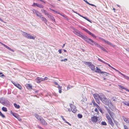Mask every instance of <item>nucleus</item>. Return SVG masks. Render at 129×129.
<instances>
[{
  "label": "nucleus",
  "mask_w": 129,
  "mask_h": 129,
  "mask_svg": "<svg viewBox=\"0 0 129 129\" xmlns=\"http://www.w3.org/2000/svg\"><path fill=\"white\" fill-rule=\"evenodd\" d=\"M100 100L104 104L108 106L109 108L111 110L113 111H116L115 106H114L110 100L109 99L107 98L105 95L103 94L100 95Z\"/></svg>",
  "instance_id": "1"
},
{
  "label": "nucleus",
  "mask_w": 129,
  "mask_h": 129,
  "mask_svg": "<svg viewBox=\"0 0 129 129\" xmlns=\"http://www.w3.org/2000/svg\"><path fill=\"white\" fill-rule=\"evenodd\" d=\"M107 110L109 114L108 113L106 114V117L109 123L112 127H113L114 126V124L112 121V119L110 117L109 115H110L112 118L113 119V117L114 115V114L113 112H112L109 109H108Z\"/></svg>",
  "instance_id": "2"
},
{
  "label": "nucleus",
  "mask_w": 129,
  "mask_h": 129,
  "mask_svg": "<svg viewBox=\"0 0 129 129\" xmlns=\"http://www.w3.org/2000/svg\"><path fill=\"white\" fill-rule=\"evenodd\" d=\"M73 32L75 34L90 44L91 45L93 46V44H91L90 42L89 41L91 39H90L88 38L86 36H83V35L80 34V32L75 29H74V31Z\"/></svg>",
  "instance_id": "3"
},
{
  "label": "nucleus",
  "mask_w": 129,
  "mask_h": 129,
  "mask_svg": "<svg viewBox=\"0 0 129 129\" xmlns=\"http://www.w3.org/2000/svg\"><path fill=\"white\" fill-rule=\"evenodd\" d=\"M89 41L90 42H91L92 43H91V44H93V45H95L97 46V47L100 48L103 51H104L106 52V49H105L103 47L99 45L96 42H95L93 41L91 39H90Z\"/></svg>",
  "instance_id": "4"
},
{
  "label": "nucleus",
  "mask_w": 129,
  "mask_h": 129,
  "mask_svg": "<svg viewBox=\"0 0 129 129\" xmlns=\"http://www.w3.org/2000/svg\"><path fill=\"white\" fill-rule=\"evenodd\" d=\"M23 35L24 36L28 39L35 40V38H36V36L34 37L32 36L30 34L24 32H23Z\"/></svg>",
  "instance_id": "5"
},
{
  "label": "nucleus",
  "mask_w": 129,
  "mask_h": 129,
  "mask_svg": "<svg viewBox=\"0 0 129 129\" xmlns=\"http://www.w3.org/2000/svg\"><path fill=\"white\" fill-rule=\"evenodd\" d=\"M70 106L72 112L74 113H76L77 111V110L76 106L72 104H70Z\"/></svg>",
  "instance_id": "6"
},
{
  "label": "nucleus",
  "mask_w": 129,
  "mask_h": 129,
  "mask_svg": "<svg viewBox=\"0 0 129 129\" xmlns=\"http://www.w3.org/2000/svg\"><path fill=\"white\" fill-rule=\"evenodd\" d=\"M98 117L94 115L91 117V122L93 123H96L98 120Z\"/></svg>",
  "instance_id": "7"
},
{
  "label": "nucleus",
  "mask_w": 129,
  "mask_h": 129,
  "mask_svg": "<svg viewBox=\"0 0 129 129\" xmlns=\"http://www.w3.org/2000/svg\"><path fill=\"white\" fill-rule=\"evenodd\" d=\"M83 30H84L85 31L87 32L88 34L89 35L93 37L94 38H96V36L94 35V34L91 33L87 29H86L85 28H83L82 29Z\"/></svg>",
  "instance_id": "8"
},
{
  "label": "nucleus",
  "mask_w": 129,
  "mask_h": 129,
  "mask_svg": "<svg viewBox=\"0 0 129 129\" xmlns=\"http://www.w3.org/2000/svg\"><path fill=\"white\" fill-rule=\"evenodd\" d=\"M33 13H36L37 16L39 17L40 18L41 17L43 16L42 14L39 12V11H37L35 9H33Z\"/></svg>",
  "instance_id": "9"
},
{
  "label": "nucleus",
  "mask_w": 129,
  "mask_h": 129,
  "mask_svg": "<svg viewBox=\"0 0 129 129\" xmlns=\"http://www.w3.org/2000/svg\"><path fill=\"white\" fill-rule=\"evenodd\" d=\"M33 6H36L37 7L41 8H44V6L42 5L39 4L37 3H34Z\"/></svg>",
  "instance_id": "10"
},
{
  "label": "nucleus",
  "mask_w": 129,
  "mask_h": 129,
  "mask_svg": "<svg viewBox=\"0 0 129 129\" xmlns=\"http://www.w3.org/2000/svg\"><path fill=\"white\" fill-rule=\"evenodd\" d=\"M96 70H95L94 72L97 73H107L105 72L102 71L100 69L98 68V67H96Z\"/></svg>",
  "instance_id": "11"
},
{
  "label": "nucleus",
  "mask_w": 129,
  "mask_h": 129,
  "mask_svg": "<svg viewBox=\"0 0 129 129\" xmlns=\"http://www.w3.org/2000/svg\"><path fill=\"white\" fill-rule=\"evenodd\" d=\"M0 43H1V44H2V45H3V46H4L5 48H6L8 49L9 50L11 51H12L13 52H14V51L10 47H9L7 45H5V44H4L3 43H2L1 42H0Z\"/></svg>",
  "instance_id": "12"
},
{
  "label": "nucleus",
  "mask_w": 129,
  "mask_h": 129,
  "mask_svg": "<svg viewBox=\"0 0 129 129\" xmlns=\"http://www.w3.org/2000/svg\"><path fill=\"white\" fill-rule=\"evenodd\" d=\"M41 123L43 125H46L47 124V122L43 118H42L40 121Z\"/></svg>",
  "instance_id": "13"
},
{
  "label": "nucleus",
  "mask_w": 129,
  "mask_h": 129,
  "mask_svg": "<svg viewBox=\"0 0 129 129\" xmlns=\"http://www.w3.org/2000/svg\"><path fill=\"white\" fill-rule=\"evenodd\" d=\"M89 68H90L91 70H92V71H94L95 69V66L93 64H92V63H91L90 65L89 66Z\"/></svg>",
  "instance_id": "14"
},
{
  "label": "nucleus",
  "mask_w": 129,
  "mask_h": 129,
  "mask_svg": "<svg viewBox=\"0 0 129 129\" xmlns=\"http://www.w3.org/2000/svg\"><path fill=\"white\" fill-rule=\"evenodd\" d=\"M34 115L36 118L39 121H40L43 118L41 116L37 114H35Z\"/></svg>",
  "instance_id": "15"
},
{
  "label": "nucleus",
  "mask_w": 129,
  "mask_h": 129,
  "mask_svg": "<svg viewBox=\"0 0 129 129\" xmlns=\"http://www.w3.org/2000/svg\"><path fill=\"white\" fill-rule=\"evenodd\" d=\"M93 95L95 100L98 99L99 98H100V95H99L98 94L95 93L93 94Z\"/></svg>",
  "instance_id": "16"
},
{
  "label": "nucleus",
  "mask_w": 129,
  "mask_h": 129,
  "mask_svg": "<svg viewBox=\"0 0 129 129\" xmlns=\"http://www.w3.org/2000/svg\"><path fill=\"white\" fill-rule=\"evenodd\" d=\"M101 39L103 41L106 42L107 44H108L110 45H111L112 46H113V47L114 46V45L112 44L111 43L107 41L106 40H105L103 38H101Z\"/></svg>",
  "instance_id": "17"
},
{
  "label": "nucleus",
  "mask_w": 129,
  "mask_h": 129,
  "mask_svg": "<svg viewBox=\"0 0 129 129\" xmlns=\"http://www.w3.org/2000/svg\"><path fill=\"white\" fill-rule=\"evenodd\" d=\"M124 121L127 123H129V118L127 117H125L124 116H122Z\"/></svg>",
  "instance_id": "18"
},
{
  "label": "nucleus",
  "mask_w": 129,
  "mask_h": 129,
  "mask_svg": "<svg viewBox=\"0 0 129 129\" xmlns=\"http://www.w3.org/2000/svg\"><path fill=\"white\" fill-rule=\"evenodd\" d=\"M40 18L42 21H43L46 24H47V20L46 18L43 17V16H41Z\"/></svg>",
  "instance_id": "19"
},
{
  "label": "nucleus",
  "mask_w": 129,
  "mask_h": 129,
  "mask_svg": "<svg viewBox=\"0 0 129 129\" xmlns=\"http://www.w3.org/2000/svg\"><path fill=\"white\" fill-rule=\"evenodd\" d=\"M37 83H40L42 81H43V79H42L40 77H37L36 79Z\"/></svg>",
  "instance_id": "20"
},
{
  "label": "nucleus",
  "mask_w": 129,
  "mask_h": 129,
  "mask_svg": "<svg viewBox=\"0 0 129 129\" xmlns=\"http://www.w3.org/2000/svg\"><path fill=\"white\" fill-rule=\"evenodd\" d=\"M47 16L49 18H50L51 20L54 21L55 22V20L54 18L51 15L49 14Z\"/></svg>",
  "instance_id": "21"
},
{
  "label": "nucleus",
  "mask_w": 129,
  "mask_h": 129,
  "mask_svg": "<svg viewBox=\"0 0 129 129\" xmlns=\"http://www.w3.org/2000/svg\"><path fill=\"white\" fill-rule=\"evenodd\" d=\"M26 87L28 89H32V86L31 85L29 84H27L25 85Z\"/></svg>",
  "instance_id": "22"
},
{
  "label": "nucleus",
  "mask_w": 129,
  "mask_h": 129,
  "mask_svg": "<svg viewBox=\"0 0 129 129\" xmlns=\"http://www.w3.org/2000/svg\"><path fill=\"white\" fill-rule=\"evenodd\" d=\"M92 103L93 104V106L96 107L99 109H100V107L97 104H96L95 103L94 101L92 102Z\"/></svg>",
  "instance_id": "23"
},
{
  "label": "nucleus",
  "mask_w": 129,
  "mask_h": 129,
  "mask_svg": "<svg viewBox=\"0 0 129 129\" xmlns=\"http://www.w3.org/2000/svg\"><path fill=\"white\" fill-rule=\"evenodd\" d=\"M13 84L15 85L18 88L20 89L21 90L22 89V87L21 85L19 84H15L14 83H13Z\"/></svg>",
  "instance_id": "24"
},
{
  "label": "nucleus",
  "mask_w": 129,
  "mask_h": 129,
  "mask_svg": "<svg viewBox=\"0 0 129 129\" xmlns=\"http://www.w3.org/2000/svg\"><path fill=\"white\" fill-rule=\"evenodd\" d=\"M110 67L111 68H112L114 70H115L117 72H118V73L119 74H121V75L122 76H123V75H124V74H123L122 73H121L120 72V71H118L117 70H116L115 68H113V67H112L111 66H110Z\"/></svg>",
  "instance_id": "25"
},
{
  "label": "nucleus",
  "mask_w": 129,
  "mask_h": 129,
  "mask_svg": "<svg viewBox=\"0 0 129 129\" xmlns=\"http://www.w3.org/2000/svg\"><path fill=\"white\" fill-rule=\"evenodd\" d=\"M10 113L16 118L18 117V116L19 115H18L16 113L12 112V111H11Z\"/></svg>",
  "instance_id": "26"
},
{
  "label": "nucleus",
  "mask_w": 129,
  "mask_h": 129,
  "mask_svg": "<svg viewBox=\"0 0 129 129\" xmlns=\"http://www.w3.org/2000/svg\"><path fill=\"white\" fill-rule=\"evenodd\" d=\"M118 86L119 87H120L122 89H124L126 91H127L129 92V90L128 89H127V88H125V87H124L123 86H122L120 85H119Z\"/></svg>",
  "instance_id": "27"
},
{
  "label": "nucleus",
  "mask_w": 129,
  "mask_h": 129,
  "mask_svg": "<svg viewBox=\"0 0 129 129\" xmlns=\"http://www.w3.org/2000/svg\"><path fill=\"white\" fill-rule=\"evenodd\" d=\"M42 12L44 14L47 16L49 14V13H48L44 9H42L41 10Z\"/></svg>",
  "instance_id": "28"
},
{
  "label": "nucleus",
  "mask_w": 129,
  "mask_h": 129,
  "mask_svg": "<svg viewBox=\"0 0 129 129\" xmlns=\"http://www.w3.org/2000/svg\"><path fill=\"white\" fill-rule=\"evenodd\" d=\"M98 59L99 61L102 62H103L105 64H106L108 65V66L110 67V66H111L110 64L106 62H105L104 61H103V60H101V59H100V58H98Z\"/></svg>",
  "instance_id": "29"
},
{
  "label": "nucleus",
  "mask_w": 129,
  "mask_h": 129,
  "mask_svg": "<svg viewBox=\"0 0 129 129\" xmlns=\"http://www.w3.org/2000/svg\"><path fill=\"white\" fill-rule=\"evenodd\" d=\"M94 111L96 112V113H94L93 112V114L94 115H98L99 113V111H98V109L97 108H96L94 110Z\"/></svg>",
  "instance_id": "30"
},
{
  "label": "nucleus",
  "mask_w": 129,
  "mask_h": 129,
  "mask_svg": "<svg viewBox=\"0 0 129 129\" xmlns=\"http://www.w3.org/2000/svg\"><path fill=\"white\" fill-rule=\"evenodd\" d=\"M117 100V98L116 97H112L111 99V100L112 101L116 102Z\"/></svg>",
  "instance_id": "31"
},
{
  "label": "nucleus",
  "mask_w": 129,
  "mask_h": 129,
  "mask_svg": "<svg viewBox=\"0 0 129 129\" xmlns=\"http://www.w3.org/2000/svg\"><path fill=\"white\" fill-rule=\"evenodd\" d=\"M61 118H62V120L65 121V122L68 124L69 125H71V124H70L69 122L67 121L63 117V116H61Z\"/></svg>",
  "instance_id": "32"
},
{
  "label": "nucleus",
  "mask_w": 129,
  "mask_h": 129,
  "mask_svg": "<svg viewBox=\"0 0 129 129\" xmlns=\"http://www.w3.org/2000/svg\"><path fill=\"white\" fill-rule=\"evenodd\" d=\"M58 88L59 90V93H61V88L62 87L61 86H60L59 85H58L57 87Z\"/></svg>",
  "instance_id": "33"
},
{
  "label": "nucleus",
  "mask_w": 129,
  "mask_h": 129,
  "mask_svg": "<svg viewBox=\"0 0 129 129\" xmlns=\"http://www.w3.org/2000/svg\"><path fill=\"white\" fill-rule=\"evenodd\" d=\"M123 103L125 105L129 107V101H125L123 102Z\"/></svg>",
  "instance_id": "34"
},
{
  "label": "nucleus",
  "mask_w": 129,
  "mask_h": 129,
  "mask_svg": "<svg viewBox=\"0 0 129 129\" xmlns=\"http://www.w3.org/2000/svg\"><path fill=\"white\" fill-rule=\"evenodd\" d=\"M14 106L17 109H19L20 108V106L19 105H17L16 103H14Z\"/></svg>",
  "instance_id": "35"
},
{
  "label": "nucleus",
  "mask_w": 129,
  "mask_h": 129,
  "mask_svg": "<svg viewBox=\"0 0 129 129\" xmlns=\"http://www.w3.org/2000/svg\"><path fill=\"white\" fill-rule=\"evenodd\" d=\"M91 63V62H84V63L86 65H88L89 67Z\"/></svg>",
  "instance_id": "36"
},
{
  "label": "nucleus",
  "mask_w": 129,
  "mask_h": 129,
  "mask_svg": "<svg viewBox=\"0 0 129 129\" xmlns=\"http://www.w3.org/2000/svg\"><path fill=\"white\" fill-rule=\"evenodd\" d=\"M2 109L3 111L5 112H7V108L5 107H3L2 108Z\"/></svg>",
  "instance_id": "37"
},
{
  "label": "nucleus",
  "mask_w": 129,
  "mask_h": 129,
  "mask_svg": "<svg viewBox=\"0 0 129 129\" xmlns=\"http://www.w3.org/2000/svg\"><path fill=\"white\" fill-rule=\"evenodd\" d=\"M101 125H106L107 124L105 121H103L101 123Z\"/></svg>",
  "instance_id": "38"
},
{
  "label": "nucleus",
  "mask_w": 129,
  "mask_h": 129,
  "mask_svg": "<svg viewBox=\"0 0 129 129\" xmlns=\"http://www.w3.org/2000/svg\"><path fill=\"white\" fill-rule=\"evenodd\" d=\"M123 76L124 77L125 79L127 80H129V77L128 76H126L124 74Z\"/></svg>",
  "instance_id": "39"
},
{
  "label": "nucleus",
  "mask_w": 129,
  "mask_h": 129,
  "mask_svg": "<svg viewBox=\"0 0 129 129\" xmlns=\"http://www.w3.org/2000/svg\"><path fill=\"white\" fill-rule=\"evenodd\" d=\"M73 87L72 86H71V85H68L67 87V90H68L72 88Z\"/></svg>",
  "instance_id": "40"
},
{
  "label": "nucleus",
  "mask_w": 129,
  "mask_h": 129,
  "mask_svg": "<svg viewBox=\"0 0 129 129\" xmlns=\"http://www.w3.org/2000/svg\"><path fill=\"white\" fill-rule=\"evenodd\" d=\"M0 116L3 118H4L5 117V116L0 111Z\"/></svg>",
  "instance_id": "41"
},
{
  "label": "nucleus",
  "mask_w": 129,
  "mask_h": 129,
  "mask_svg": "<svg viewBox=\"0 0 129 129\" xmlns=\"http://www.w3.org/2000/svg\"><path fill=\"white\" fill-rule=\"evenodd\" d=\"M78 117L79 118H81L82 117V116L81 114H78L77 115Z\"/></svg>",
  "instance_id": "42"
},
{
  "label": "nucleus",
  "mask_w": 129,
  "mask_h": 129,
  "mask_svg": "<svg viewBox=\"0 0 129 129\" xmlns=\"http://www.w3.org/2000/svg\"><path fill=\"white\" fill-rule=\"evenodd\" d=\"M73 12L75 13H76V14H78V15H79V16H80L82 17H83V18H84L85 17H84L83 16H81V15H80L78 13H77V12H75V11H74L73 10Z\"/></svg>",
  "instance_id": "43"
},
{
  "label": "nucleus",
  "mask_w": 129,
  "mask_h": 129,
  "mask_svg": "<svg viewBox=\"0 0 129 129\" xmlns=\"http://www.w3.org/2000/svg\"><path fill=\"white\" fill-rule=\"evenodd\" d=\"M73 12L75 13H76V14H78V15H79V16H80L82 17H83V18H84L85 17H84L83 16H81V15H80L78 13H77V12H75V11H74L73 10Z\"/></svg>",
  "instance_id": "44"
},
{
  "label": "nucleus",
  "mask_w": 129,
  "mask_h": 129,
  "mask_svg": "<svg viewBox=\"0 0 129 129\" xmlns=\"http://www.w3.org/2000/svg\"><path fill=\"white\" fill-rule=\"evenodd\" d=\"M16 118L18 119V120L19 121H22V119L20 118L19 115L18 116V117H17Z\"/></svg>",
  "instance_id": "45"
},
{
  "label": "nucleus",
  "mask_w": 129,
  "mask_h": 129,
  "mask_svg": "<svg viewBox=\"0 0 129 129\" xmlns=\"http://www.w3.org/2000/svg\"><path fill=\"white\" fill-rule=\"evenodd\" d=\"M68 60V59L67 58H65L64 59H62L61 60V61H64V62H66V61H67Z\"/></svg>",
  "instance_id": "46"
},
{
  "label": "nucleus",
  "mask_w": 129,
  "mask_h": 129,
  "mask_svg": "<svg viewBox=\"0 0 129 129\" xmlns=\"http://www.w3.org/2000/svg\"><path fill=\"white\" fill-rule=\"evenodd\" d=\"M124 129H129L127 126L126 125H124Z\"/></svg>",
  "instance_id": "47"
},
{
  "label": "nucleus",
  "mask_w": 129,
  "mask_h": 129,
  "mask_svg": "<svg viewBox=\"0 0 129 129\" xmlns=\"http://www.w3.org/2000/svg\"><path fill=\"white\" fill-rule=\"evenodd\" d=\"M4 75L3 74V73L0 72V76L1 77H4Z\"/></svg>",
  "instance_id": "48"
},
{
  "label": "nucleus",
  "mask_w": 129,
  "mask_h": 129,
  "mask_svg": "<svg viewBox=\"0 0 129 129\" xmlns=\"http://www.w3.org/2000/svg\"><path fill=\"white\" fill-rule=\"evenodd\" d=\"M114 121L115 123V124L116 125H117V124H118V122L117 121H116V120H114Z\"/></svg>",
  "instance_id": "49"
},
{
  "label": "nucleus",
  "mask_w": 129,
  "mask_h": 129,
  "mask_svg": "<svg viewBox=\"0 0 129 129\" xmlns=\"http://www.w3.org/2000/svg\"><path fill=\"white\" fill-rule=\"evenodd\" d=\"M53 83L55 84L56 85H58V86L59 85L58 83L55 81H54Z\"/></svg>",
  "instance_id": "50"
},
{
  "label": "nucleus",
  "mask_w": 129,
  "mask_h": 129,
  "mask_svg": "<svg viewBox=\"0 0 129 129\" xmlns=\"http://www.w3.org/2000/svg\"><path fill=\"white\" fill-rule=\"evenodd\" d=\"M58 51L60 54H61L62 53L61 50V49L59 50Z\"/></svg>",
  "instance_id": "51"
},
{
  "label": "nucleus",
  "mask_w": 129,
  "mask_h": 129,
  "mask_svg": "<svg viewBox=\"0 0 129 129\" xmlns=\"http://www.w3.org/2000/svg\"><path fill=\"white\" fill-rule=\"evenodd\" d=\"M95 101L98 103H100V102L98 99L95 100Z\"/></svg>",
  "instance_id": "52"
},
{
  "label": "nucleus",
  "mask_w": 129,
  "mask_h": 129,
  "mask_svg": "<svg viewBox=\"0 0 129 129\" xmlns=\"http://www.w3.org/2000/svg\"><path fill=\"white\" fill-rule=\"evenodd\" d=\"M37 127L38 128H39L40 129H41V128H42V127L41 126H40L39 125H37Z\"/></svg>",
  "instance_id": "53"
},
{
  "label": "nucleus",
  "mask_w": 129,
  "mask_h": 129,
  "mask_svg": "<svg viewBox=\"0 0 129 129\" xmlns=\"http://www.w3.org/2000/svg\"><path fill=\"white\" fill-rule=\"evenodd\" d=\"M84 19H86V20H87V21H90V20L89 19H88V18H87L86 17H85Z\"/></svg>",
  "instance_id": "54"
},
{
  "label": "nucleus",
  "mask_w": 129,
  "mask_h": 129,
  "mask_svg": "<svg viewBox=\"0 0 129 129\" xmlns=\"http://www.w3.org/2000/svg\"><path fill=\"white\" fill-rule=\"evenodd\" d=\"M48 79V78L47 77H46L45 78L43 79L44 81L45 80H47Z\"/></svg>",
  "instance_id": "55"
},
{
  "label": "nucleus",
  "mask_w": 129,
  "mask_h": 129,
  "mask_svg": "<svg viewBox=\"0 0 129 129\" xmlns=\"http://www.w3.org/2000/svg\"><path fill=\"white\" fill-rule=\"evenodd\" d=\"M54 12L56 13L59 14H60V13L59 12H57V11H55Z\"/></svg>",
  "instance_id": "56"
},
{
  "label": "nucleus",
  "mask_w": 129,
  "mask_h": 129,
  "mask_svg": "<svg viewBox=\"0 0 129 129\" xmlns=\"http://www.w3.org/2000/svg\"><path fill=\"white\" fill-rule=\"evenodd\" d=\"M49 9L50 10L54 12L55 11V10H53V9H52L50 8H49Z\"/></svg>",
  "instance_id": "57"
},
{
  "label": "nucleus",
  "mask_w": 129,
  "mask_h": 129,
  "mask_svg": "<svg viewBox=\"0 0 129 129\" xmlns=\"http://www.w3.org/2000/svg\"><path fill=\"white\" fill-rule=\"evenodd\" d=\"M91 6H94L95 7H96V6L95 5H93V4H91Z\"/></svg>",
  "instance_id": "58"
},
{
  "label": "nucleus",
  "mask_w": 129,
  "mask_h": 129,
  "mask_svg": "<svg viewBox=\"0 0 129 129\" xmlns=\"http://www.w3.org/2000/svg\"><path fill=\"white\" fill-rule=\"evenodd\" d=\"M68 111L70 112H71V109H70V108L68 109Z\"/></svg>",
  "instance_id": "59"
},
{
  "label": "nucleus",
  "mask_w": 129,
  "mask_h": 129,
  "mask_svg": "<svg viewBox=\"0 0 129 129\" xmlns=\"http://www.w3.org/2000/svg\"><path fill=\"white\" fill-rule=\"evenodd\" d=\"M60 15H61V16H62L64 17V15H62L61 14V13H60V14H59Z\"/></svg>",
  "instance_id": "60"
},
{
  "label": "nucleus",
  "mask_w": 129,
  "mask_h": 129,
  "mask_svg": "<svg viewBox=\"0 0 129 129\" xmlns=\"http://www.w3.org/2000/svg\"><path fill=\"white\" fill-rule=\"evenodd\" d=\"M0 21H1L2 22H4L3 20H2L0 18Z\"/></svg>",
  "instance_id": "61"
},
{
  "label": "nucleus",
  "mask_w": 129,
  "mask_h": 129,
  "mask_svg": "<svg viewBox=\"0 0 129 129\" xmlns=\"http://www.w3.org/2000/svg\"><path fill=\"white\" fill-rule=\"evenodd\" d=\"M65 44H64L63 45V46L62 47V48H63L65 46Z\"/></svg>",
  "instance_id": "62"
},
{
  "label": "nucleus",
  "mask_w": 129,
  "mask_h": 129,
  "mask_svg": "<svg viewBox=\"0 0 129 129\" xmlns=\"http://www.w3.org/2000/svg\"><path fill=\"white\" fill-rule=\"evenodd\" d=\"M87 4H88L89 5H91V4H90L88 2L87 3Z\"/></svg>",
  "instance_id": "63"
},
{
  "label": "nucleus",
  "mask_w": 129,
  "mask_h": 129,
  "mask_svg": "<svg viewBox=\"0 0 129 129\" xmlns=\"http://www.w3.org/2000/svg\"><path fill=\"white\" fill-rule=\"evenodd\" d=\"M63 51L65 52H67V51L65 49H64Z\"/></svg>",
  "instance_id": "64"
}]
</instances>
